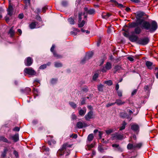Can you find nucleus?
I'll return each mask as SVG.
<instances>
[{"instance_id":"nucleus-49","label":"nucleus","mask_w":158,"mask_h":158,"mask_svg":"<svg viewBox=\"0 0 158 158\" xmlns=\"http://www.w3.org/2000/svg\"><path fill=\"white\" fill-rule=\"evenodd\" d=\"M131 2L135 3H139L140 2L139 0H130Z\"/></svg>"},{"instance_id":"nucleus-5","label":"nucleus","mask_w":158,"mask_h":158,"mask_svg":"<svg viewBox=\"0 0 158 158\" xmlns=\"http://www.w3.org/2000/svg\"><path fill=\"white\" fill-rule=\"evenodd\" d=\"M112 139L113 140H122L124 138L123 135L117 133L112 134Z\"/></svg>"},{"instance_id":"nucleus-61","label":"nucleus","mask_w":158,"mask_h":158,"mask_svg":"<svg viewBox=\"0 0 158 158\" xmlns=\"http://www.w3.org/2000/svg\"><path fill=\"white\" fill-rule=\"evenodd\" d=\"M40 11V9H38V8H37L36 9L35 12V13H39Z\"/></svg>"},{"instance_id":"nucleus-59","label":"nucleus","mask_w":158,"mask_h":158,"mask_svg":"<svg viewBox=\"0 0 158 158\" xmlns=\"http://www.w3.org/2000/svg\"><path fill=\"white\" fill-rule=\"evenodd\" d=\"M137 90L136 89L134 90L132 92L131 94L132 95H135L136 93Z\"/></svg>"},{"instance_id":"nucleus-16","label":"nucleus","mask_w":158,"mask_h":158,"mask_svg":"<svg viewBox=\"0 0 158 158\" xmlns=\"http://www.w3.org/2000/svg\"><path fill=\"white\" fill-rule=\"evenodd\" d=\"M55 48V46L54 45H52V47L51 48L50 50L51 52H52L55 57H57L58 58H59L61 57L60 56L58 55L56 52L54 51V50Z\"/></svg>"},{"instance_id":"nucleus-43","label":"nucleus","mask_w":158,"mask_h":158,"mask_svg":"<svg viewBox=\"0 0 158 158\" xmlns=\"http://www.w3.org/2000/svg\"><path fill=\"white\" fill-rule=\"evenodd\" d=\"M70 136V137H72L73 138L76 139L77 137V134H72V135H71Z\"/></svg>"},{"instance_id":"nucleus-15","label":"nucleus","mask_w":158,"mask_h":158,"mask_svg":"<svg viewBox=\"0 0 158 158\" xmlns=\"http://www.w3.org/2000/svg\"><path fill=\"white\" fill-rule=\"evenodd\" d=\"M110 2L113 3L114 4V5L115 6H117L120 8L123 7V6L122 4L118 3L116 0H111Z\"/></svg>"},{"instance_id":"nucleus-44","label":"nucleus","mask_w":158,"mask_h":158,"mask_svg":"<svg viewBox=\"0 0 158 158\" xmlns=\"http://www.w3.org/2000/svg\"><path fill=\"white\" fill-rule=\"evenodd\" d=\"M115 104V103H109L106 105V106L107 107H108L110 106L114 105Z\"/></svg>"},{"instance_id":"nucleus-54","label":"nucleus","mask_w":158,"mask_h":158,"mask_svg":"<svg viewBox=\"0 0 158 158\" xmlns=\"http://www.w3.org/2000/svg\"><path fill=\"white\" fill-rule=\"evenodd\" d=\"M119 145L117 144H113L112 145V146L114 148H117L118 147Z\"/></svg>"},{"instance_id":"nucleus-27","label":"nucleus","mask_w":158,"mask_h":158,"mask_svg":"<svg viewBox=\"0 0 158 158\" xmlns=\"http://www.w3.org/2000/svg\"><path fill=\"white\" fill-rule=\"evenodd\" d=\"M14 27H11V28L10 29L9 33L10 35V36L11 37H12L15 34V31L13 30Z\"/></svg>"},{"instance_id":"nucleus-11","label":"nucleus","mask_w":158,"mask_h":158,"mask_svg":"<svg viewBox=\"0 0 158 158\" xmlns=\"http://www.w3.org/2000/svg\"><path fill=\"white\" fill-rule=\"evenodd\" d=\"M33 60L31 57H28L25 61V64L27 66H30L32 63Z\"/></svg>"},{"instance_id":"nucleus-35","label":"nucleus","mask_w":158,"mask_h":158,"mask_svg":"<svg viewBox=\"0 0 158 158\" xmlns=\"http://www.w3.org/2000/svg\"><path fill=\"white\" fill-rule=\"evenodd\" d=\"M69 104L73 108H75L77 107V105L73 102H69Z\"/></svg>"},{"instance_id":"nucleus-25","label":"nucleus","mask_w":158,"mask_h":158,"mask_svg":"<svg viewBox=\"0 0 158 158\" xmlns=\"http://www.w3.org/2000/svg\"><path fill=\"white\" fill-rule=\"evenodd\" d=\"M111 14L108 13H104L102 14V16L103 18L107 19L109 18Z\"/></svg>"},{"instance_id":"nucleus-42","label":"nucleus","mask_w":158,"mask_h":158,"mask_svg":"<svg viewBox=\"0 0 158 158\" xmlns=\"http://www.w3.org/2000/svg\"><path fill=\"white\" fill-rule=\"evenodd\" d=\"M136 24L134 23L130 24L129 25V27H134L136 26Z\"/></svg>"},{"instance_id":"nucleus-12","label":"nucleus","mask_w":158,"mask_h":158,"mask_svg":"<svg viewBox=\"0 0 158 158\" xmlns=\"http://www.w3.org/2000/svg\"><path fill=\"white\" fill-rule=\"evenodd\" d=\"M7 14L10 16H11L12 15L13 12V8L11 4L9 5L8 8L7 10Z\"/></svg>"},{"instance_id":"nucleus-52","label":"nucleus","mask_w":158,"mask_h":158,"mask_svg":"<svg viewBox=\"0 0 158 158\" xmlns=\"http://www.w3.org/2000/svg\"><path fill=\"white\" fill-rule=\"evenodd\" d=\"M14 154L15 155V156L16 157H17L18 156V152L16 151H14Z\"/></svg>"},{"instance_id":"nucleus-45","label":"nucleus","mask_w":158,"mask_h":158,"mask_svg":"<svg viewBox=\"0 0 158 158\" xmlns=\"http://www.w3.org/2000/svg\"><path fill=\"white\" fill-rule=\"evenodd\" d=\"M116 150L120 152H122L123 151V149L119 146L117 148Z\"/></svg>"},{"instance_id":"nucleus-7","label":"nucleus","mask_w":158,"mask_h":158,"mask_svg":"<svg viewBox=\"0 0 158 158\" xmlns=\"http://www.w3.org/2000/svg\"><path fill=\"white\" fill-rule=\"evenodd\" d=\"M112 68V64L111 63L109 62H107L106 64L105 67H103L101 69V71L102 72H106L107 70L110 69Z\"/></svg>"},{"instance_id":"nucleus-22","label":"nucleus","mask_w":158,"mask_h":158,"mask_svg":"<svg viewBox=\"0 0 158 158\" xmlns=\"http://www.w3.org/2000/svg\"><path fill=\"white\" fill-rule=\"evenodd\" d=\"M127 148L128 150L135 149L134 144L129 143L127 145Z\"/></svg>"},{"instance_id":"nucleus-38","label":"nucleus","mask_w":158,"mask_h":158,"mask_svg":"<svg viewBox=\"0 0 158 158\" xmlns=\"http://www.w3.org/2000/svg\"><path fill=\"white\" fill-rule=\"evenodd\" d=\"M113 132V130L112 129H110L108 130H106V133L108 134H110L111 133Z\"/></svg>"},{"instance_id":"nucleus-55","label":"nucleus","mask_w":158,"mask_h":158,"mask_svg":"<svg viewBox=\"0 0 158 158\" xmlns=\"http://www.w3.org/2000/svg\"><path fill=\"white\" fill-rule=\"evenodd\" d=\"M127 59L130 61H132L134 60L133 58L131 56H129L127 57Z\"/></svg>"},{"instance_id":"nucleus-39","label":"nucleus","mask_w":158,"mask_h":158,"mask_svg":"<svg viewBox=\"0 0 158 158\" xmlns=\"http://www.w3.org/2000/svg\"><path fill=\"white\" fill-rule=\"evenodd\" d=\"M81 99L82 100L81 102V105H83L85 104L86 99H85V98H82Z\"/></svg>"},{"instance_id":"nucleus-30","label":"nucleus","mask_w":158,"mask_h":158,"mask_svg":"<svg viewBox=\"0 0 158 158\" xmlns=\"http://www.w3.org/2000/svg\"><path fill=\"white\" fill-rule=\"evenodd\" d=\"M51 63L49 62L47 64H44L41 65L40 66V69H44L46 68L47 66H49L50 64Z\"/></svg>"},{"instance_id":"nucleus-58","label":"nucleus","mask_w":158,"mask_h":158,"mask_svg":"<svg viewBox=\"0 0 158 158\" xmlns=\"http://www.w3.org/2000/svg\"><path fill=\"white\" fill-rule=\"evenodd\" d=\"M127 111L128 112V113L130 114H132L134 112V111H133L131 110H130V109L127 110Z\"/></svg>"},{"instance_id":"nucleus-47","label":"nucleus","mask_w":158,"mask_h":158,"mask_svg":"<svg viewBox=\"0 0 158 158\" xmlns=\"http://www.w3.org/2000/svg\"><path fill=\"white\" fill-rule=\"evenodd\" d=\"M57 81V80L56 79L53 78L52 79L51 82L52 84H54L56 83Z\"/></svg>"},{"instance_id":"nucleus-33","label":"nucleus","mask_w":158,"mask_h":158,"mask_svg":"<svg viewBox=\"0 0 158 158\" xmlns=\"http://www.w3.org/2000/svg\"><path fill=\"white\" fill-rule=\"evenodd\" d=\"M127 125V123L125 122H123V123L122 126L121 127L120 130H122L125 129V126Z\"/></svg>"},{"instance_id":"nucleus-48","label":"nucleus","mask_w":158,"mask_h":158,"mask_svg":"<svg viewBox=\"0 0 158 158\" xmlns=\"http://www.w3.org/2000/svg\"><path fill=\"white\" fill-rule=\"evenodd\" d=\"M121 68V67L120 66H118V65H117V66H116L115 68H114V69L116 71H118V70H119Z\"/></svg>"},{"instance_id":"nucleus-18","label":"nucleus","mask_w":158,"mask_h":158,"mask_svg":"<svg viewBox=\"0 0 158 158\" xmlns=\"http://www.w3.org/2000/svg\"><path fill=\"white\" fill-rule=\"evenodd\" d=\"M131 129L134 131H136L139 130V127L137 124H134L131 125Z\"/></svg>"},{"instance_id":"nucleus-62","label":"nucleus","mask_w":158,"mask_h":158,"mask_svg":"<svg viewBox=\"0 0 158 158\" xmlns=\"http://www.w3.org/2000/svg\"><path fill=\"white\" fill-rule=\"evenodd\" d=\"M67 4V2L66 1H63L62 2V5L63 6H65Z\"/></svg>"},{"instance_id":"nucleus-31","label":"nucleus","mask_w":158,"mask_h":158,"mask_svg":"<svg viewBox=\"0 0 158 158\" xmlns=\"http://www.w3.org/2000/svg\"><path fill=\"white\" fill-rule=\"evenodd\" d=\"M98 73H95L93 77V81H95L97 78L98 77Z\"/></svg>"},{"instance_id":"nucleus-24","label":"nucleus","mask_w":158,"mask_h":158,"mask_svg":"<svg viewBox=\"0 0 158 158\" xmlns=\"http://www.w3.org/2000/svg\"><path fill=\"white\" fill-rule=\"evenodd\" d=\"M0 141H2L8 143H10V142H9L6 138L2 136H0Z\"/></svg>"},{"instance_id":"nucleus-23","label":"nucleus","mask_w":158,"mask_h":158,"mask_svg":"<svg viewBox=\"0 0 158 158\" xmlns=\"http://www.w3.org/2000/svg\"><path fill=\"white\" fill-rule=\"evenodd\" d=\"M37 23L36 22H33L31 23L29 25V27L31 29H34L36 27Z\"/></svg>"},{"instance_id":"nucleus-64","label":"nucleus","mask_w":158,"mask_h":158,"mask_svg":"<svg viewBox=\"0 0 158 158\" xmlns=\"http://www.w3.org/2000/svg\"><path fill=\"white\" fill-rule=\"evenodd\" d=\"M17 31L18 32V33H19L20 35H21L22 33V31L20 29H18L17 30Z\"/></svg>"},{"instance_id":"nucleus-46","label":"nucleus","mask_w":158,"mask_h":158,"mask_svg":"<svg viewBox=\"0 0 158 158\" xmlns=\"http://www.w3.org/2000/svg\"><path fill=\"white\" fill-rule=\"evenodd\" d=\"M13 130L15 131H19V128L18 127H16L14 128Z\"/></svg>"},{"instance_id":"nucleus-56","label":"nucleus","mask_w":158,"mask_h":158,"mask_svg":"<svg viewBox=\"0 0 158 158\" xmlns=\"http://www.w3.org/2000/svg\"><path fill=\"white\" fill-rule=\"evenodd\" d=\"M25 90L27 91V93H28L31 91V89L29 88H27L25 89Z\"/></svg>"},{"instance_id":"nucleus-8","label":"nucleus","mask_w":158,"mask_h":158,"mask_svg":"<svg viewBox=\"0 0 158 158\" xmlns=\"http://www.w3.org/2000/svg\"><path fill=\"white\" fill-rule=\"evenodd\" d=\"M82 15V14L81 13H79L78 15L79 20H78V27H83L85 24V21L84 20H82L81 22V16Z\"/></svg>"},{"instance_id":"nucleus-13","label":"nucleus","mask_w":158,"mask_h":158,"mask_svg":"<svg viewBox=\"0 0 158 158\" xmlns=\"http://www.w3.org/2000/svg\"><path fill=\"white\" fill-rule=\"evenodd\" d=\"M130 40L132 42H135L137 43V41L139 39H138V37L136 35H132L129 37Z\"/></svg>"},{"instance_id":"nucleus-41","label":"nucleus","mask_w":158,"mask_h":158,"mask_svg":"<svg viewBox=\"0 0 158 158\" xmlns=\"http://www.w3.org/2000/svg\"><path fill=\"white\" fill-rule=\"evenodd\" d=\"M82 90L84 92H87L88 90V89L87 87L85 86L83 87L82 89Z\"/></svg>"},{"instance_id":"nucleus-63","label":"nucleus","mask_w":158,"mask_h":158,"mask_svg":"<svg viewBox=\"0 0 158 158\" xmlns=\"http://www.w3.org/2000/svg\"><path fill=\"white\" fill-rule=\"evenodd\" d=\"M119 88V86L118 84H116V86H115V89L117 91L118 90Z\"/></svg>"},{"instance_id":"nucleus-36","label":"nucleus","mask_w":158,"mask_h":158,"mask_svg":"<svg viewBox=\"0 0 158 158\" xmlns=\"http://www.w3.org/2000/svg\"><path fill=\"white\" fill-rule=\"evenodd\" d=\"M68 22L71 24H74L75 23L73 19L72 18H70L68 19Z\"/></svg>"},{"instance_id":"nucleus-2","label":"nucleus","mask_w":158,"mask_h":158,"mask_svg":"<svg viewBox=\"0 0 158 158\" xmlns=\"http://www.w3.org/2000/svg\"><path fill=\"white\" fill-rule=\"evenodd\" d=\"M71 145H69L67 143L64 144L62 146L61 149L58 152H60L59 154L61 156L65 154V156H67L70 153V150H72Z\"/></svg>"},{"instance_id":"nucleus-28","label":"nucleus","mask_w":158,"mask_h":158,"mask_svg":"<svg viewBox=\"0 0 158 158\" xmlns=\"http://www.w3.org/2000/svg\"><path fill=\"white\" fill-rule=\"evenodd\" d=\"M94 136L93 134H89L87 137V139L89 141H91L93 139Z\"/></svg>"},{"instance_id":"nucleus-21","label":"nucleus","mask_w":158,"mask_h":158,"mask_svg":"<svg viewBox=\"0 0 158 158\" xmlns=\"http://www.w3.org/2000/svg\"><path fill=\"white\" fill-rule=\"evenodd\" d=\"M114 103L118 105H121L124 104L125 102H123L121 100L118 99H117Z\"/></svg>"},{"instance_id":"nucleus-34","label":"nucleus","mask_w":158,"mask_h":158,"mask_svg":"<svg viewBox=\"0 0 158 158\" xmlns=\"http://www.w3.org/2000/svg\"><path fill=\"white\" fill-rule=\"evenodd\" d=\"M103 85L102 84H100L98 86V89L99 91H102L103 90Z\"/></svg>"},{"instance_id":"nucleus-3","label":"nucleus","mask_w":158,"mask_h":158,"mask_svg":"<svg viewBox=\"0 0 158 158\" xmlns=\"http://www.w3.org/2000/svg\"><path fill=\"white\" fill-rule=\"evenodd\" d=\"M149 41V39L145 37L139 39L137 41V43L142 45H145L147 44Z\"/></svg>"},{"instance_id":"nucleus-17","label":"nucleus","mask_w":158,"mask_h":158,"mask_svg":"<svg viewBox=\"0 0 158 158\" xmlns=\"http://www.w3.org/2000/svg\"><path fill=\"white\" fill-rule=\"evenodd\" d=\"M145 13L143 12H139L137 13L136 15V18L139 20L144 15Z\"/></svg>"},{"instance_id":"nucleus-51","label":"nucleus","mask_w":158,"mask_h":158,"mask_svg":"<svg viewBox=\"0 0 158 158\" xmlns=\"http://www.w3.org/2000/svg\"><path fill=\"white\" fill-rule=\"evenodd\" d=\"M19 18L20 19H22L23 17V14H20L18 16Z\"/></svg>"},{"instance_id":"nucleus-1","label":"nucleus","mask_w":158,"mask_h":158,"mask_svg":"<svg viewBox=\"0 0 158 158\" xmlns=\"http://www.w3.org/2000/svg\"><path fill=\"white\" fill-rule=\"evenodd\" d=\"M139 24L141 25L142 29L148 30L151 32L155 31L158 27L157 24L155 21L150 22L141 20L139 22Z\"/></svg>"},{"instance_id":"nucleus-10","label":"nucleus","mask_w":158,"mask_h":158,"mask_svg":"<svg viewBox=\"0 0 158 158\" xmlns=\"http://www.w3.org/2000/svg\"><path fill=\"white\" fill-rule=\"evenodd\" d=\"M145 64L148 68L150 70L153 69L155 66L152 62L148 61L146 62Z\"/></svg>"},{"instance_id":"nucleus-19","label":"nucleus","mask_w":158,"mask_h":158,"mask_svg":"<svg viewBox=\"0 0 158 158\" xmlns=\"http://www.w3.org/2000/svg\"><path fill=\"white\" fill-rule=\"evenodd\" d=\"M142 30L141 28L138 27L135 28L134 30V32L136 34H139L141 32Z\"/></svg>"},{"instance_id":"nucleus-60","label":"nucleus","mask_w":158,"mask_h":158,"mask_svg":"<svg viewBox=\"0 0 158 158\" xmlns=\"http://www.w3.org/2000/svg\"><path fill=\"white\" fill-rule=\"evenodd\" d=\"M93 147V145L92 144L88 146V149L89 150Z\"/></svg>"},{"instance_id":"nucleus-40","label":"nucleus","mask_w":158,"mask_h":158,"mask_svg":"<svg viewBox=\"0 0 158 158\" xmlns=\"http://www.w3.org/2000/svg\"><path fill=\"white\" fill-rule=\"evenodd\" d=\"M118 95L119 97H122V91L121 90H118L117 91Z\"/></svg>"},{"instance_id":"nucleus-32","label":"nucleus","mask_w":158,"mask_h":158,"mask_svg":"<svg viewBox=\"0 0 158 158\" xmlns=\"http://www.w3.org/2000/svg\"><path fill=\"white\" fill-rule=\"evenodd\" d=\"M104 83L105 84H106L107 85H112L113 84V83H112V81L110 80H108V81H105L104 82Z\"/></svg>"},{"instance_id":"nucleus-14","label":"nucleus","mask_w":158,"mask_h":158,"mask_svg":"<svg viewBox=\"0 0 158 158\" xmlns=\"http://www.w3.org/2000/svg\"><path fill=\"white\" fill-rule=\"evenodd\" d=\"M92 116L93 112L91 111H90L85 116V118L86 120H89L90 119L92 118Z\"/></svg>"},{"instance_id":"nucleus-57","label":"nucleus","mask_w":158,"mask_h":158,"mask_svg":"<svg viewBox=\"0 0 158 158\" xmlns=\"http://www.w3.org/2000/svg\"><path fill=\"white\" fill-rule=\"evenodd\" d=\"M47 8L46 7V6H44L42 8V11L44 13L46 11V10H47Z\"/></svg>"},{"instance_id":"nucleus-6","label":"nucleus","mask_w":158,"mask_h":158,"mask_svg":"<svg viewBox=\"0 0 158 158\" xmlns=\"http://www.w3.org/2000/svg\"><path fill=\"white\" fill-rule=\"evenodd\" d=\"M84 17L85 18L87 17V16L85 15L86 13H88L90 15H93L95 13V10L93 9H91L88 10V8L86 7H85L84 8Z\"/></svg>"},{"instance_id":"nucleus-29","label":"nucleus","mask_w":158,"mask_h":158,"mask_svg":"<svg viewBox=\"0 0 158 158\" xmlns=\"http://www.w3.org/2000/svg\"><path fill=\"white\" fill-rule=\"evenodd\" d=\"M142 146L141 143H138L134 144L135 148H140Z\"/></svg>"},{"instance_id":"nucleus-26","label":"nucleus","mask_w":158,"mask_h":158,"mask_svg":"<svg viewBox=\"0 0 158 158\" xmlns=\"http://www.w3.org/2000/svg\"><path fill=\"white\" fill-rule=\"evenodd\" d=\"M86 110L85 109L84 110L81 109L79 111V114L81 116H83L85 113Z\"/></svg>"},{"instance_id":"nucleus-37","label":"nucleus","mask_w":158,"mask_h":158,"mask_svg":"<svg viewBox=\"0 0 158 158\" xmlns=\"http://www.w3.org/2000/svg\"><path fill=\"white\" fill-rule=\"evenodd\" d=\"M55 66L56 67H60L62 66V64L60 63L56 62L55 63Z\"/></svg>"},{"instance_id":"nucleus-53","label":"nucleus","mask_w":158,"mask_h":158,"mask_svg":"<svg viewBox=\"0 0 158 158\" xmlns=\"http://www.w3.org/2000/svg\"><path fill=\"white\" fill-rule=\"evenodd\" d=\"M98 133H99L98 135L99 137V138H100L101 139L102 138V135L103 134V133L101 131H99Z\"/></svg>"},{"instance_id":"nucleus-9","label":"nucleus","mask_w":158,"mask_h":158,"mask_svg":"<svg viewBox=\"0 0 158 158\" xmlns=\"http://www.w3.org/2000/svg\"><path fill=\"white\" fill-rule=\"evenodd\" d=\"M76 126L77 127L80 129L83 127H86L88 126V125L85 122H79L77 123Z\"/></svg>"},{"instance_id":"nucleus-50","label":"nucleus","mask_w":158,"mask_h":158,"mask_svg":"<svg viewBox=\"0 0 158 158\" xmlns=\"http://www.w3.org/2000/svg\"><path fill=\"white\" fill-rule=\"evenodd\" d=\"M43 149H44L45 151H49V149L48 148H46L44 146H43Z\"/></svg>"},{"instance_id":"nucleus-4","label":"nucleus","mask_w":158,"mask_h":158,"mask_svg":"<svg viewBox=\"0 0 158 158\" xmlns=\"http://www.w3.org/2000/svg\"><path fill=\"white\" fill-rule=\"evenodd\" d=\"M24 72L25 73L31 76L34 75L36 74V72L31 68H25Z\"/></svg>"},{"instance_id":"nucleus-20","label":"nucleus","mask_w":158,"mask_h":158,"mask_svg":"<svg viewBox=\"0 0 158 158\" xmlns=\"http://www.w3.org/2000/svg\"><path fill=\"white\" fill-rule=\"evenodd\" d=\"M12 138L14 142H16L19 139L18 134H16L14 135H13L12 137Z\"/></svg>"}]
</instances>
